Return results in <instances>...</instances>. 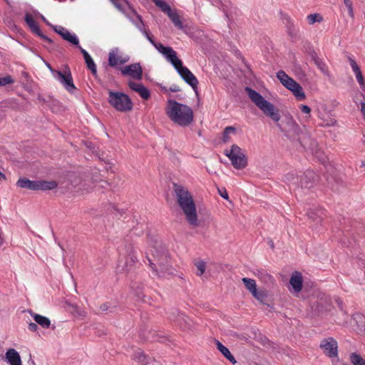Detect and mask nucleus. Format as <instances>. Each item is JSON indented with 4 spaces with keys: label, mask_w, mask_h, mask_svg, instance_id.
Masks as SVG:
<instances>
[{
    "label": "nucleus",
    "mask_w": 365,
    "mask_h": 365,
    "mask_svg": "<svg viewBox=\"0 0 365 365\" xmlns=\"http://www.w3.org/2000/svg\"><path fill=\"white\" fill-rule=\"evenodd\" d=\"M173 190L176 202L180 207L188 223L195 227L198 225L197 209L192 194L184 186L175 183Z\"/></svg>",
    "instance_id": "f257e3e1"
},
{
    "label": "nucleus",
    "mask_w": 365,
    "mask_h": 365,
    "mask_svg": "<svg viewBox=\"0 0 365 365\" xmlns=\"http://www.w3.org/2000/svg\"><path fill=\"white\" fill-rule=\"evenodd\" d=\"M155 48L161 53L173 66L181 78L190 85L197 94V86L198 81L193 73L182 65V61L177 56V53L170 46H164L160 43H156Z\"/></svg>",
    "instance_id": "f03ea898"
},
{
    "label": "nucleus",
    "mask_w": 365,
    "mask_h": 365,
    "mask_svg": "<svg viewBox=\"0 0 365 365\" xmlns=\"http://www.w3.org/2000/svg\"><path fill=\"white\" fill-rule=\"evenodd\" d=\"M165 110L168 118L179 125L187 126L192 122V110L185 104L168 100Z\"/></svg>",
    "instance_id": "7ed1b4c3"
},
{
    "label": "nucleus",
    "mask_w": 365,
    "mask_h": 365,
    "mask_svg": "<svg viewBox=\"0 0 365 365\" xmlns=\"http://www.w3.org/2000/svg\"><path fill=\"white\" fill-rule=\"evenodd\" d=\"M245 91L250 100L265 115L270 118L274 122H278L280 120L278 109L272 103L265 100L260 93L250 87H246Z\"/></svg>",
    "instance_id": "20e7f679"
},
{
    "label": "nucleus",
    "mask_w": 365,
    "mask_h": 365,
    "mask_svg": "<svg viewBox=\"0 0 365 365\" xmlns=\"http://www.w3.org/2000/svg\"><path fill=\"white\" fill-rule=\"evenodd\" d=\"M16 185L21 188H26L34 191L52 190L58 187L57 182L54 180H30L26 178L19 179Z\"/></svg>",
    "instance_id": "39448f33"
},
{
    "label": "nucleus",
    "mask_w": 365,
    "mask_h": 365,
    "mask_svg": "<svg viewBox=\"0 0 365 365\" xmlns=\"http://www.w3.org/2000/svg\"><path fill=\"white\" fill-rule=\"evenodd\" d=\"M108 102L119 111H129L133 108L130 98L123 93L109 91Z\"/></svg>",
    "instance_id": "423d86ee"
},
{
    "label": "nucleus",
    "mask_w": 365,
    "mask_h": 365,
    "mask_svg": "<svg viewBox=\"0 0 365 365\" xmlns=\"http://www.w3.org/2000/svg\"><path fill=\"white\" fill-rule=\"evenodd\" d=\"M277 77L282 84L287 89L291 91L293 94L299 100L305 98V94L302 87L293 78L289 77L284 71H279L277 73Z\"/></svg>",
    "instance_id": "0eeeda50"
},
{
    "label": "nucleus",
    "mask_w": 365,
    "mask_h": 365,
    "mask_svg": "<svg viewBox=\"0 0 365 365\" xmlns=\"http://www.w3.org/2000/svg\"><path fill=\"white\" fill-rule=\"evenodd\" d=\"M224 153L229 158L235 168L240 170L247 166V158L242 149L237 145H232L230 149H226Z\"/></svg>",
    "instance_id": "6e6552de"
},
{
    "label": "nucleus",
    "mask_w": 365,
    "mask_h": 365,
    "mask_svg": "<svg viewBox=\"0 0 365 365\" xmlns=\"http://www.w3.org/2000/svg\"><path fill=\"white\" fill-rule=\"evenodd\" d=\"M155 4L160 9V10L166 14L173 24L178 29H182L183 25L180 20V16L175 10H172L170 6L165 2L161 0H152Z\"/></svg>",
    "instance_id": "1a4fd4ad"
},
{
    "label": "nucleus",
    "mask_w": 365,
    "mask_h": 365,
    "mask_svg": "<svg viewBox=\"0 0 365 365\" xmlns=\"http://www.w3.org/2000/svg\"><path fill=\"white\" fill-rule=\"evenodd\" d=\"M53 76L68 92L73 93L74 90H76L71 73L69 69H66L63 72L60 71H53Z\"/></svg>",
    "instance_id": "9d476101"
},
{
    "label": "nucleus",
    "mask_w": 365,
    "mask_h": 365,
    "mask_svg": "<svg viewBox=\"0 0 365 365\" xmlns=\"http://www.w3.org/2000/svg\"><path fill=\"white\" fill-rule=\"evenodd\" d=\"M319 347L327 356L329 358L338 356V343L333 337L323 339L320 342Z\"/></svg>",
    "instance_id": "9b49d317"
},
{
    "label": "nucleus",
    "mask_w": 365,
    "mask_h": 365,
    "mask_svg": "<svg viewBox=\"0 0 365 365\" xmlns=\"http://www.w3.org/2000/svg\"><path fill=\"white\" fill-rule=\"evenodd\" d=\"M317 179V174L314 171L308 170L300 175L299 187L310 189L315 185Z\"/></svg>",
    "instance_id": "f8f14e48"
},
{
    "label": "nucleus",
    "mask_w": 365,
    "mask_h": 365,
    "mask_svg": "<svg viewBox=\"0 0 365 365\" xmlns=\"http://www.w3.org/2000/svg\"><path fill=\"white\" fill-rule=\"evenodd\" d=\"M129 61L128 56H123L120 53L118 48L112 49L108 53V65L110 67H116L123 65Z\"/></svg>",
    "instance_id": "ddd939ff"
},
{
    "label": "nucleus",
    "mask_w": 365,
    "mask_h": 365,
    "mask_svg": "<svg viewBox=\"0 0 365 365\" xmlns=\"http://www.w3.org/2000/svg\"><path fill=\"white\" fill-rule=\"evenodd\" d=\"M123 76H130L135 79L140 80L143 76V70L139 63H132L120 68Z\"/></svg>",
    "instance_id": "4468645a"
},
{
    "label": "nucleus",
    "mask_w": 365,
    "mask_h": 365,
    "mask_svg": "<svg viewBox=\"0 0 365 365\" xmlns=\"http://www.w3.org/2000/svg\"><path fill=\"white\" fill-rule=\"evenodd\" d=\"M113 6L120 12L123 13L125 16L132 21L135 16L132 13L131 6H130L128 0H110Z\"/></svg>",
    "instance_id": "2eb2a0df"
},
{
    "label": "nucleus",
    "mask_w": 365,
    "mask_h": 365,
    "mask_svg": "<svg viewBox=\"0 0 365 365\" xmlns=\"http://www.w3.org/2000/svg\"><path fill=\"white\" fill-rule=\"evenodd\" d=\"M25 21L26 22L32 32L40 36L42 39L49 43L52 42V40L51 38H49L48 37L42 34L38 26V24L36 22V21L34 19L33 16L31 14H26L25 15Z\"/></svg>",
    "instance_id": "dca6fc26"
},
{
    "label": "nucleus",
    "mask_w": 365,
    "mask_h": 365,
    "mask_svg": "<svg viewBox=\"0 0 365 365\" xmlns=\"http://www.w3.org/2000/svg\"><path fill=\"white\" fill-rule=\"evenodd\" d=\"M53 30L61 35L62 38L72 43L73 45L78 46V39L75 34H72L67 29L63 28V26H53Z\"/></svg>",
    "instance_id": "f3484780"
},
{
    "label": "nucleus",
    "mask_w": 365,
    "mask_h": 365,
    "mask_svg": "<svg viewBox=\"0 0 365 365\" xmlns=\"http://www.w3.org/2000/svg\"><path fill=\"white\" fill-rule=\"evenodd\" d=\"M318 117L321 120V125L322 126H332L336 123V120H335L333 115L327 112L325 108H322V110H318Z\"/></svg>",
    "instance_id": "a211bd4d"
},
{
    "label": "nucleus",
    "mask_w": 365,
    "mask_h": 365,
    "mask_svg": "<svg viewBox=\"0 0 365 365\" xmlns=\"http://www.w3.org/2000/svg\"><path fill=\"white\" fill-rule=\"evenodd\" d=\"M5 361L9 365H23L20 354L14 349H9L5 354Z\"/></svg>",
    "instance_id": "6ab92c4d"
},
{
    "label": "nucleus",
    "mask_w": 365,
    "mask_h": 365,
    "mask_svg": "<svg viewBox=\"0 0 365 365\" xmlns=\"http://www.w3.org/2000/svg\"><path fill=\"white\" fill-rule=\"evenodd\" d=\"M331 302L329 299L318 300L313 303L312 308L319 314H323L331 310Z\"/></svg>",
    "instance_id": "aec40b11"
},
{
    "label": "nucleus",
    "mask_w": 365,
    "mask_h": 365,
    "mask_svg": "<svg viewBox=\"0 0 365 365\" xmlns=\"http://www.w3.org/2000/svg\"><path fill=\"white\" fill-rule=\"evenodd\" d=\"M289 283L295 292H300L302 289L303 283L302 274L299 272H294L290 277Z\"/></svg>",
    "instance_id": "412c9836"
},
{
    "label": "nucleus",
    "mask_w": 365,
    "mask_h": 365,
    "mask_svg": "<svg viewBox=\"0 0 365 365\" xmlns=\"http://www.w3.org/2000/svg\"><path fill=\"white\" fill-rule=\"evenodd\" d=\"M217 349L220 351V353L232 364H235L237 363L236 359L234 356L230 353L228 348L225 346L221 342H220L217 339H214Z\"/></svg>",
    "instance_id": "4be33fe9"
},
{
    "label": "nucleus",
    "mask_w": 365,
    "mask_h": 365,
    "mask_svg": "<svg viewBox=\"0 0 365 365\" xmlns=\"http://www.w3.org/2000/svg\"><path fill=\"white\" fill-rule=\"evenodd\" d=\"M137 258L135 256L134 254H130L128 256L126 257L125 262L122 264L120 262L118 267L119 270L122 272H126L129 271L131 267L134 265V264L136 262Z\"/></svg>",
    "instance_id": "5701e85b"
},
{
    "label": "nucleus",
    "mask_w": 365,
    "mask_h": 365,
    "mask_svg": "<svg viewBox=\"0 0 365 365\" xmlns=\"http://www.w3.org/2000/svg\"><path fill=\"white\" fill-rule=\"evenodd\" d=\"M29 312L34 319L35 322L37 323L38 325H40L43 328H48L50 327L51 321L48 317L40 315L38 314L34 313L31 310H29Z\"/></svg>",
    "instance_id": "b1692460"
},
{
    "label": "nucleus",
    "mask_w": 365,
    "mask_h": 365,
    "mask_svg": "<svg viewBox=\"0 0 365 365\" xmlns=\"http://www.w3.org/2000/svg\"><path fill=\"white\" fill-rule=\"evenodd\" d=\"M253 297L257 299L260 303L264 305L269 307V298L267 291L265 290H256L255 293L252 294Z\"/></svg>",
    "instance_id": "393cba45"
},
{
    "label": "nucleus",
    "mask_w": 365,
    "mask_h": 365,
    "mask_svg": "<svg viewBox=\"0 0 365 365\" xmlns=\"http://www.w3.org/2000/svg\"><path fill=\"white\" fill-rule=\"evenodd\" d=\"M303 140H304L299 141L301 146L305 148L306 145H308V149L312 153H314V151H315L317 149H321L319 148L318 142L316 140L315 138H303Z\"/></svg>",
    "instance_id": "a878e982"
},
{
    "label": "nucleus",
    "mask_w": 365,
    "mask_h": 365,
    "mask_svg": "<svg viewBox=\"0 0 365 365\" xmlns=\"http://www.w3.org/2000/svg\"><path fill=\"white\" fill-rule=\"evenodd\" d=\"M312 59L315 63V65L318 67V68L326 76H329V71L327 66L324 62H323L317 55L315 52L312 53Z\"/></svg>",
    "instance_id": "bb28decb"
},
{
    "label": "nucleus",
    "mask_w": 365,
    "mask_h": 365,
    "mask_svg": "<svg viewBox=\"0 0 365 365\" xmlns=\"http://www.w3.org/2000/svg\"><path fill=\"white\" fill-rule=\"evenodd\" d=\"M324 211L322 210L310 209L307 212L309 219L315 222L317 224L320 223L323 219Z\"/></svg>",
    "instance_id": "cd10ccee"
},
{
    "label": "nucleus",
    "mask_w": 365,
    "mask_h": 365,
    "mask_svg": "<svg viewBox=\"0 0 365 365\" xmlns=\"http://www.w3.org/2000/svg\"><path fill=\"white\" fill-rule=\"evenodd\" d=\"M133 359L140 365H146L149 364L150 361V359L140 349H138L135 352Z\"/></svg>",
    "instance_id": "c85d7f7f"
},
{
    "label": "nucleus",
    "mask_w": 365,
    "mask_h": 365,
    "mask_svg": "<svg viewBox=\"0 0 365 365\" xmlns=\"http://www.w3.org/2000/svg\"><path fill=\"white\" fill-rule=\"evenodd\" d=\"M217 6H221V9L224 11L225 16L229 18L230 14L232 12V9H235V8H233L232 6V4L230 1L227 0H220L219 2H216L215 4Z\"/></svg>",
    "instance_id": "c756f323"
},
{
    "label": "nucleus",
    "mask_w": 365,
    "mask_h": 365,
    "mask_svg": "<svg viewBox=\"0 0 365 365\" xmlns=\"http://www.w3.org/2000/svg\"><path fill=\"white\" fill-rule=\"evenodd\" d=\"M300 175H297L294 172H290L284 175V180L289 185H293L299 187Z\"/></svg>",
    "instance_id": "7c9ffc66"
},
{
    "label": "nucleus",
    "mask_w": 365,
    "mask_h": 365,
    "mask_svg": "<svg viewBox=\"0 0 365 365\" xmlns=\"http://www.w3.org/2000/svg\"><path fill=\"white\" fill-rule=\"evenodd\" d=\"M132 13L135 16L137 21L132 20V23L142 32L143 33L145 29H144V23L142 19V16L139 15L134 9H132Z\"/></svg>",
    "instance_id": "2f4dec72"
},
{
    "label": "nucleus",
    "mask_w": 365,
    "mask_h": 365,
    "mask_svg": "<svg viewBox=\"0 0 365 365\" xmlns=\"http://www.w3.org/2000/svg\"><path fill=\"white\" fill-rule=\"evenodd\" d=\"M245 287L252 293V294L257 290L256 282L255 279L244 277L242 279Z\"/></svg>",
    "instance_id": "473e14b6"
},
{
    "label": "nucleus",
    "mask_w": 365,
    "mask_h": 365,
    "mask_svg": "<svg viewBox=\"0 0 365 365\" xmlns=\"http://www.w3.org/2000/svg\"><path fill=\"white\" fill-rule=\"evenodd\" d=\"M312 154L318 159L319 163L324 165H326L329 161L327 156L321 149H317Z\"/></svg>",
    "instance_id": "72a5a7b5"
},
{
    "label": "nucleus",
    "mask_w": 365,
    "mask_h": 365,
    "mask_svg": "<svg viewBox=\"0 0 365 365\" xmlns=\"http://www.w3.org/2000/svg\"><path fill=\"white\" fill-rule=\"evenodd\" d=\"M350 361L354 365H365V360L356 353L351 354Z\"/></svg>",
    "instance_id": "f704fd0d"
},
{
    "label": "nucleus",
    "mask_w": 365,
    "mask_h": 365,
    "mask_svg": "<svg viewBox=\"0 0 365 365\" xmlns=\"http://www.w3.org/2000/svg\"><path fill=\"white\" fill-rule=\"evenodd\" d=\"M240 131V130L239 129H237V128H235L234 126H227L224 130V132H223L224 136L223 137H227L230 135H241L242 133Z\"/></svg>",
    "instance_id": "c9c22d12"
},
{
    "label": "nucleus",
    "mask_w": 365,
    "mask_h": 365,
    "mask_svg": "<svg viewBox=\"0 0 365 365\" xmlns=\"http://www.w3.org/2000/svg\"><path fill=\"white\" fill-rule=\"evenodd\" d=\"M309 24L312 25L314 23H320L323 21V17L319 14H312L307 17Z\"/></svg>",
    "instance_id": "e433bc0d"
},
{
    "label": "nucleus",
    "mask_w": 365,
    "mask_h": 365,
    "mask_svg": "<svg viewBox=\"0 0 365 365\" xmlns=\"http://www.w3.org/2000/svg\"><path fill=\"white\" fill-rule=\"evenodd\" d=\"M84 60L86 63L87 68L91 71L93 75L96 76L97 73L96 66L91 56H90L89 57H88V58H86Z\"/></svg>",
    "instance_id": "4c0bfd02"
},
{
    "label": "nucleus",
    "mask_w": 365,
    "mask_h": 365,
    "mask_svg": "<svg viewBox=\"0 0 365 365\" xmlns=\"http://www.w3.org/2000/svg\"><path fill=\"white\" fill-rule=\"evenodd\" d=\"M92 180L93 182H97L96 186L98 189H106L110 186V184L107 181L98 180V178L96 176H93Z\"/></svg>",
    "instance_id": "58836bf2"
},
{
    "label": "nucleus",
    "mask_w": 365,
    "mask_h": 365,
    "mask_svg": "<svg viewBox=\"0 0 365 365\" xmlns=\"http://www.w3.org/2000/svg\"><path fill=\"white\" fill-rule=\"evenodd\" d=\"M197 267V274L201 276L203 274L205 269V264L203 261H199L195 262Z\"/></svg>",
    "instance_id": "ea45409f"
},
{
    "label": "nucleus",
    "mask_w": 365,
    "mask_h": 365,
    "mask_svg": "<svg viewBox=\"0 0 365 365\" xmlns=\"http://www.w3.org/2000/svg\"><path fill=\"white\" fill-rule=\"evenodd\" d=\"M348 60H349L350 66L352 68V70L355 74L361 72L359 66H358V64L356 63V62L355 61L354 59H353L351 57L349 56Z\"/></svg>",
    "instance_id": "a19ab883"
},
{
    "label": "nucleus",
    "mask_w": 365,
    "mask_h": 365,
    "mask_svg": "<svg viewBox=\"0 0 365 365\" xmlns=\"http://www.w3.org/2000/svg\"><path fill=\"white\" fill-rule=\"evenodd\" d=\"M138 93L141 96V98L144 100H148L150 96V91L145 86H143L141 88V89L140 91H138Z\"/></svg>",
    "instance_id": "79ce46f5"
},
{
    "label": "nucleus",
    "mask_w": 365,
    "mask_h": 365,
    "mask_svg": "<svg viewBox=\"0 0 365 365\" xmlns=\"http://www.w3.org/2000/svg\"><path fill=\"white\" fill-rule=\"evenodd\" d=\"M14 81L12 80L11 77L9 76H6L2 78H0V86H4L7 84L12 83Z\"/></svg>",
    "instance_id": "37998d69"
},
{
    "label": "nucleus",
    "mask_w": 365,
    "mask_h": 365,
    "mask_svg": "<svg viewBox=\"0 0 365 365\" xmlns=\"http://www.w3.org/2000/svg\"><path fill=\"white\" fill-rule=\"evenodd\" d=\"M128 86L129 87L134 91L135 92H138V91H140L141 89V88L143 86L142 84L140 83H135V82H133V81H130L128 83Z\"/></svg>",
    "instance_id": "c03bdc74"
},
{
    "label": "nucleus",
    "mask_w": 365,
    "mask_h": 365,
    "mask_svg": "<svg viewBox=\"0 0 365 365\" xmlns=\"http://www.w3.org/2000/svg\"><path fill=\"white\" fill-rule=\"evenodd\" d=\"M355 75H356V78L358 83H359V85L361 86V87L362 88V89H365V81H364L362 73L361 72V73H356Z\"/></svg>",
    "instance_id": "a18cd8bd"
},
{
    "label": "nucleus",
    "mask_w": 365,
    "mask_h": 365,
    "mask_svg": "<svg viewBox=\"0 0 365 365\" xmlns=\"http://www.w3.org/2000/svg\"><path fill=\"white\" fill-rule=\"evenodd\" d=\"M217 191H218V193L219 195L224 199L225 200H228L229 199V195H228V193L226 190V189L225 187H222V188H217Z\"/></svg>",
    "instance_id": "49530a36"
},
{
    "label": "nucleus",
    "mask_w": 365,
    "mask_h": 365,
    "mask_svg": "<svg viewBox=\"0 0 365 365\" xmlns=\"http://www.w3.org/2000/svg\"><path fill=\"white\" fill-rule=\"evenodd\" d=\"M300 110L302 113H306V114H309L311 112V108L308 106H306V105H301Z\"/></svg>",
    "instance_id": "de8ad7c7"
},
{
    "label": "nucleus",
    "mask_w": 365,
    "mask_h": 365,
    "mask_svg": "<svg viewBox=\"0 0 365 365\" xmlns=\"http://www.w3.org/2000/svg\"><path fill=\"white\" fill-rule=\"evenodd\" d=\"M29 329L31 331H36L38 329L37 323L30 322L29 324Z\"/></svg>",
    "instance_id": "09e8293b"
},
{
    "label": "nucleus",
    "mask_w": 365,
    "mask_h": 365,
    "mask_svg": "<svg viewBox=\"0 0 365 365\" xmlns=\"http://www.w3.org/2000/svg\"><path fill=\"white\" fill-rule=\"evenodd\" d=\"M143 34L153 46L156 43V42L153 40V37L149 35L148 32L146 30Z\"/></svg>",
    "instance_id": "8fccbe9b"
},
{
    "label": "nucleus",
    "mask_w": 365,
    "mask_h": 365,
    "mask_svg": "<svg viewBox=\"0 0 365 365\" xmlns=\"http://www.w3.org/2000/svg\"><path fill=\"white\" fill-rule=\"evenodd\" d=\"M77 46L79 48V50L81 51V53L83 54L84 59L86 58H88V57L90 56L89 53L85 49H83L81 46H79V44Z\"/></svg>",
    "instance_id": "3c124183"
},
{
    "label": "nucleus",
    "mask_w": 365,
    "mask_h": 365,
    "mask_svg": "<svg viewBox=\"0 0 365 365\" xmlns=\"http://www.w3.org/2000/svg\"><path fill=\"white\" fill-rule=\"evenodd\" d=\"M77 46L79 48V50L81 51V53L83 54L84 59L86 58H88V57L90 56L89 53L85 49H83L81 46H79V44Z\"/></svg>",
    "instance_id": "603ef678"
},
{
    "label": "nucleus",
    "mask_w": 365,
    "mask_h": 365,
    "mask_svg": "<svg viewBox=\"0 0 365 365\" xmlns=\"http://www.w3.org/2000/svg\"><path fill=\"white\" fill-rule=\"evenodd\" d=\"M180 91H181L180 88L177 85H173L169 88V91H171V92H178Z\"/></svg>",
    "instance_id": "864d4df0"
},
{
    "label": "nucleus",
    "mask_w": 365,
    "mask_h": 365,
    "mask_svg": "<svg viewBox=\"0 0 365 365\" xmlns=\"http://www.w3.org/2000/svg\"><path fill=\"white\" fill-rule=\"evenodd\" d=\"M347 9H348L349 15L352 19H354V14L353 5L350 6H348V7H347Z\"/></svg>",
    "instance_id": "5fc2aeb1"
},
{
    "label": "nucleus",
    "mask_w": 365,
    "mask_h": 365,
    "mask_svg": "<svg viewBox=\"0 0 365 365\" xmlns=\"http://www.w3.org/2000/svg\"><path fill=\"white\" fill-rule=\"evenodd\" d=\"M100 309L102 312H107L109 310V306L107 303L103 304L101 306Z\"/></svg>",
    "instance_id": "6e6d98bb"
},
{
    "label": "nucleus",
    "mask_w": 365,
    "mask_h": 365,
    "mask_svg": "<svg viewBox=\"0 0 365 365\" xmlns=\"http://www.w3.org/2000/svg\"><path fill=\"white\" fill-rule=\"evenodd\" d=\"M335 302L337 304V305L340 307V309H342V304H343L342 300L340 298L337 297V298L335 299Z\"/></svg>",
    "instance_id": "4d7b16f0"
},
{
    "label": "nucleus",
    "mask_w": 365,
    "mask_h": 365,
    "mask_svg": "<svg viewBox=\"0 0 365 365\" xmlns=\"http://www.w3.org/2000/svg\"><path fill=\"white\" fill-rule=\"evenodd\" d=\"M160 88L161 91L163 92L164 93H167L169 91V88H167L166 86L160 85Z\"/></svg>",
    "instance_id": "13d9d810"
},
{
    "label": "nucleus",
    "mask_w": 365,
    "mask_h": 365,
    "mask_svg": "<svg viewBox=\"0 0 365 365\" xmlns=\"http://www.w3.org/2000/svg\"><path fill=\"white\" fill-rule=\"evenodd\" d=\"M361 111L365 118V103H361Z\"/></svg>",
    "instance_id": "bf43d9fd"
},
{
    "label": "nucleus",
    "mask_w": 365,
    "mask_h": 365,
    "mask_svg": "<svg viewBox=\"0 0 365 365\" xmlns=\"http://www.w3.org/2000/svg\"><path fill=\"white\" fill-rule=\"evenodd\" d=\"M344 3L346 7L352 5V1L351 0H344Z\"/></svg>",
    "instance_id": "052dcab7"
},
{
    "label": "nucleus",
    "mask_w": 365,
    "mask_h": 365,
    "mask_svg": "<svg viewBox=\"0 0 365 365\" xmlns=\"http://www.w3.org/2000/svg\"><path fill=\"white\" fill-rule=\"evenodd\" d=\"M148 261L150 262V267L155 269V267H156V264L154 263V262H152L151 260L150 259H148Z\"/></svg>",
    "instance_id": "680f3d73"
},
{
    "label": "nucleus",
    "mask_w": 365,
    "mask_h": 365,
    "mask_svg": "<svg viewBox=\"0 0 365 365\" xmlns=\"http://www.w3.org/2000/svg\"><path fill=\"white\" fill-rule=\"evenodd\" d=\"M46 66L51 71V72L52 73H53V71H57L56 70L53 69L52 67L51 66V65L48 63H46Z\"/></svg>",
    "instance_id": "e2e57ef3"
},
{
    "label": "nucleus",
    "mask_w": 365,
    "mask_h": 365,
    "mask_svg": "<svg viewBox=\"0 0 365 365\" xmlns=\"http://www.w3.org/2000/svg\"><path fill=\"white\" fill-rule=\"evenodd\" d=\"M4 243V238L1 236V233L0 232V247L2 246Z\"/></svg>",
    "instance_id": "0e129e2a"
},
{
    "label": "nucleus",
    "mask_w": 365,
    "mask_h": 365,
    "mask_svg": "<svg viewBox=\"0 0 365 365\" xmlns=\"http://www.w3.org/2000/svg\"><path fill=\"white\" fill-rule=\"evenodd\" d=\"M152 252H153V257H154V258H155V260H157V261L158 262V261H159V259H158V257H159V256H158V253L156 252V254H155V253H154L153 251H152Z\"/></svg>",
    "instance_id": "69168bd1"
},
{
    "label": "nucleus",
    "mask_w": 365,
    "mask_h": 365,
    "mask_svg": "<svg viewBox=\"0 0 365 365\" xmlns=\"http://www.w3.org/2000/svg\"><path fill=\"white\" fill-rule=\"evenodd\" d=\"M5 179V175L0 171V180Z\"/></svg>",
    "instance_id": "338daca9"
},
{
    "label": "nucleus",
    "mask_w": 365,
    "mask_h": 365,
    "mask_svg": "<svg viewBox=\"0 0 365 365\" xmlns=\"http://www.w3.org/2000/svg\"><path fill=\"white\" fill-rule=\"evenodd\" d=\"M41 18H42V19L43 20V21H44L45 23H46L48 25H50V24H49V23H48V21L45 19V17H44V16H41Z\"/></svg>",
    "instance_id": "774afa93"
}]
</instances>
